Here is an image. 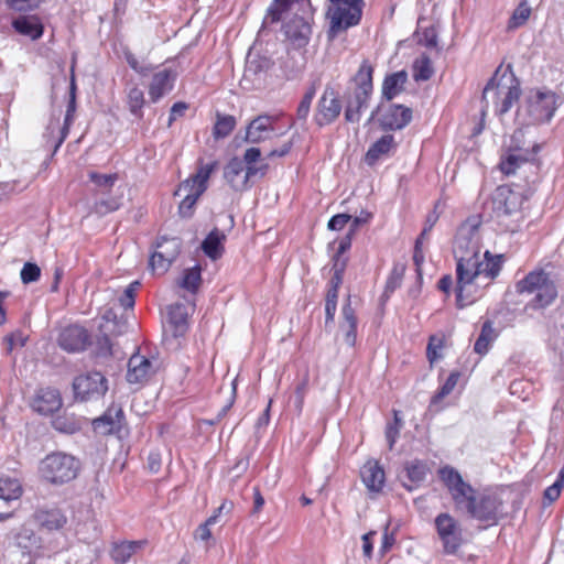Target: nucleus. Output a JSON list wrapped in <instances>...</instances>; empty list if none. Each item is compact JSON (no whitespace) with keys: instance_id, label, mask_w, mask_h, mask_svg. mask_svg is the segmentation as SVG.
<instances>
[{"instance_id":"31","label":"nucleus","mask_w":564,"mask_h":564,"mask_svg":"<svg viewBox=\"0 0 564 564\" xmlns=\"http://www.w3.org/2000/svg\"><path fill=\"white\" fill-rule=\"evenodd\" d=\"M406 82L408 73L405 70L388 74L382 82L381 98L387 101L392 100L404 90Z\"/></svg>"},{"instance_id":"21","label":"nucleus","mask_w":564,"mask_h":564,"mask_svg":"<svg viewBox=\"0 0 564 564\" xmlns=\"http://www.w3.org/2000/svg\"><path fill=\"white\" fill-rule=\"evenodd\" d=\"M177 74L169 68H164L153 74L149 85V97L152 102H158L163 96L169 94L176 80Z\"/></svg>"},{"instance_id":"59","label":"nucleus","mask_w":564,"mask_h":564,"mask_svg":"<svg viewBox=\"0 0 564 564\" xmlns=\"http://www.w3.org/2000/svg\"><path fill=\"white\" fill-rule=\"evenodd\" d=\"M140 286L139 281L130 283L119 297V303L124 308H133L135 303V292Z\"/></svg>"},{"instance_id":"19","label":"nucleus","mask_w":564,"mask_h":564,"mask_svg":"<svg viewBox=\"0 0 564 564\" xmlns=\"http://www.w3.org/2000/svg\"><path fill=\"white\" fill-rule=\"evenodd\" d=\"M32 410L41 415H52L63 405L61 393L54 388H40L30 403Z\"/></svg>"},{"instance_id":"14","label":"nucleus","mask_w":564,"mask_h":564,"mask_svg":"<svg viewBox=\"0 0 564 564\" xmlns=\"http://www.w3.org/2000/svg\"><path fill=\"white\" fill-rule=\"evenodd\" d=\"M379 115V123L384 131L401 130L412 120V109L403 105L391 104L387 108L379 105L371 113V119Z\"/></svg>"},{"instance_id":"29","label":"nucleus","mask_w":564,"mask_h":564,"mask_svg":"<svg viewBox=\"0 0 564 564\" xmlns=\"http://www.w3.org/2000/svg\"><path fill=\"white\" fill-rule=\"evenodd\" d=\"M218 162L213 161L208 164H203L199 162V166L195 174L185 180L181 185V189H197L198 194H204L207 189V182L210 177V174L217 169Z\"/></svg>"},{"instance_id":"18","label":"nucleus","mask_w":564,"mask_h":564,"mask_svg":"<svg viewBox=\"0 0 564 564\" xmlns=\"http://www.w3.org/2000/svg\"><path fill=\"white\" fill-rule=\"evenodd\" d=\"M57 341L63 350L79 352L90 345V336L83 326L69 325L61 330Z\"/></svg>"},{"instance_id":"37","label":"nucleus","mask_w":564,"mask_h":564,"mask_svg":"<svg viewBox=\"0 0 564 564\" xmlns=\"http://www.w3.org/2000/svg\"><path fill=\"white\" fill-rule=\"evenodd\" d=\"M23 489L20 480L8 475H0V499L9 502L18 500L22 496Z\"/></svg>"},{"instance_id":"23","label":"nucleus","mask_w":564,"mask_h":564,"mask_svg":"<svg viewBox=\"0 0 564 564\" xmlns=\"http://www.w3.org/2000/svg\"><path fill=\"white\" fill-rule=\"evenodd\" d=\"M35 522L47 531H55L64 528L67 523V517L57 507H41L33 514Z\"/></svg>"},{"instance_id":"45","label":"nucleus","mask_w":564,"mask_h":564,"mask_svg":"<svg viewBox=\"0 0 564 564\" xmlns=\"http://www.w3.org/2000/svg\"><path fill=\"white\" fill-rule=\"evenodd\" d=\"M121 197L119 196H107L96 199L90 208V213L96 214L100 217L113 213L121 207Z\"/></svg>"},{"instance_id":"55","label":"nucleus","mask_w":564,"mask_h":564,"mask_svg":"<svg viewBox=\"0 0 564 564\" xmlns=\"http://www.w3.org/2000/svg\"><path fill=\"white\" fill-rule=\"evenodd\" d=\"M89 180L99 188L110 189L116 181L118 180V175L113 174H100L95 171H90L88 173Z\"/></svg>"},{"instance_id":"16","label":"nucleus","mask_w":564,"mask_h":564,"mask_svg":"<svg viewBox=\"0 0 564 564\" xmlns=\"http://www.w3.org/2000/svg\"><path fill=\"white\" fill-rule=\"evenodd\" d=\"M282 32L293 48H303L311 40L312 24L305 14H295L282 25Z\"/></svg>"},{"instance_id":"7","label":"nucleus","mask_w":564,"mask_h":564,"mask_svg":"<svg viewBox=\"0 0 564 564\" xmlns=\"http://www.w3.org/2000/svg\"><path fill=\"white\" fill-rule=\"evenodd\" d=\"M330 6L326 11L329 20L327 36L333 41L339 33L357 25L362 15L364 0H329Z\"/></svg>"},{"instance_id":"32","label":"nucleus","mask_w":564,"mask_h":564,"mask_svg":"<svg viewBox=\"0 0 564 564\" xmlns=\"http://www.w3.org/2000/svg\"><path fill=\"white\" fill-rule=\"evenodd\" d=\"M272 119L269 116H258L247 127L246 141L259 143L269 138V133L274 130Z\"/></svg>"},{"instance_id":"63","label":"nucleus","mask_w":564,"mask_h":564,"mask_svg":"<svg viewBox=\"0 0 564 564\" xmlns=\"http://www.w3.org/2000/svg\"><path fill=\"white\" fill-rule=\"evenodd\" d=\"M271 61L265 57H258L247 62V72H250L254 75L265 72L270 68Z\"/></svg>"},{"instance_id":"1","label":"nucleus","mask_w":564,"mask_h":564,"mask_svg":"<svg viewBox=\"0 0 564 564\" xmlns=\"http://www.w3.org/2000/svg\"><path fill=\"white\" fill-rule=\"evenodd\" d=\"M501 66L495 72L494 76L487 83L482 91V100L488 107V100L491 98L496 106V113L503 116L517 102L521 96L520 80L516 77L509 65L502 73Z\"/></svg>"},{"instance_id":"43","label":"nucleus","mask_w":564,"mask_h":564,"mask_svg":"<svg viewBox=\"0 0 564 564\" xmlns=\"http://www.w3.org/2000/svg\"><path fill=\"white\" fill-rule=\"evenodd\" d=\"M237 120L231 115L217 112L216 122L213 128V137L216 140L227 138L236 128Z\"/></svg>"},{"instance_id":"51","label":"nucleus","mask_w":564,"mask_h":564,"mask_svg":"<svg viewBox=\"0 0 564 564\" xmlns=\"http://www.w3.org/2000/svg\"><path fill=\"white\" fill-rule=\"evenodd\" d=\"M432 62L429 56L422 55L421 58L414 63V78L415 80H429L433 76Z\"/></svg>"},{"instance_id":"11","label":"nucleus","mask_w":564,"mask_h":564,"mask_svg":"<svg viewBox=\"0 0 564 564\" xmlns=\"http://www.w3.org/2000/svg\"><path fill=\"white\" fill-rule=\"evenodd\" d=\"M453 252L455 258H480L478 224L467 220L458 227Z\"/></svg>"},{"instance_id":"48","label":"nucleus","mask_w":564,"mask_h":564,"mask_svg":"<svg viewBox=\"0 0 564 564\" xmlns=\"http://www.w3.org/2000/svg\"><path fill=\"white\" fill-rule=\"evenodd\" d=\"M156 249L159 251H163L165 258L170 259L173 262L181 251V240L175 237H162L156 242Z\"/></svg>"},{"instance_id":"35","label":"nucleus","mask_w":564,"mask_h":564,"mask_svg":"<svg viewBox=\"0 0 564 564\" xmlns=\"http://www.w3.org/2000/svg\"><path fill=\"white\" fill-rule=\"evenodd\" d=\"M147 544L145 540L115 543L110 556L116 564H126L131 556Z\"/></svg>"},{"instance_id":"53","label":"nucleus","mask_w":564,"mask_h":564,"mask_svg":"<svg viewBox=\"0 0 564 564\" xmlns=\"http://www.w3.org/2000/svg\"><path fill=\"white\" fill-rule=\"evenodd\" d=\"M14 544L21 549L23 554H30L36 544V539L32 532L24 530L14 536Z\"/></svg>"},{"instance_id":"56","label":"nucleus","mask_w":564,"mask_h":564,"mask_svg":"<svg viewBox=\"0 0 564 564\" xmlns=\"http://www.w3.org/2000/svg\"><path fill=\"white\" fill-rule=\"evenodd\" d=\"M337 300H338V290L329 289L327 290L325 297V314H326V324L333 323L337 310Z\"/></svg>"},{"instance_id":"17","label":"nucleus","mask_w":564,"mask_h":564,"mask_svg":"<svg viewBox=\"0 0 564 564\" xmlns=\"http://www.w3.org/2000/svg\"><path fill=\"white\" fill-rule=\"evenodd\" d=\"M501 506L502 502L497 496L481 495L478 497L476 495V499L467 513L478 521L496 523Z\"/></svg>"},{"instance_id":"58","label":"nucleus","mask_w":564,"mask_h":564,"mask_svg":"<svg viewBox=\"0 0 564 564\" xmlns=\"http://www.w3.org/2000/svg\"><path fill=\"white\" fill-rule=\"evenodd\" d=\"M149 264L153 271H158L159 273H164L169 270L172 264V261L165 258L163 251H159L158 249L151 254Z\"/></svg>"},{"instance_id":"30","label":"nucleus","mask_w":564,"mask_h":564,"mask_svg":"<svg viewBox=\"0 0 564 564\" xmlns=\"http://www.w3.org/2000/svg\"><path fill=\"white\" fill-rule=\"evenodd\" d=\"M362 482L371 492H380L384 486L386 474L377 462H367L360 471Z\"/></svg>"},{"instance_id":"27","label":"nucleus","mask_w":564,"mask_h":564,"mask_svg":"<svg viewBox=\"0 0 564 564\" xmlns=\"http://www.w3.org/2000/svg\"><path fill=\"white\" fill-rule=\"evenodd\" d=\"M397 147L394 137L392 134H384L369 147L365 155V162L372 166L379 160L388 158L392 151H395Z\"/></svg>"},{"instance_id":"49","label":"nucleus","mask_w":564,"mask_h":564,"mask_svg":"<svg viewBox=\"0 0 564 564\" xmlns=\"http://www.w3.org/2000/svg\"><path fill=\"white\" fill-rule=\"evenodd\" d=\"M104 319H106V324L102 326L106 334H111L115 336L121 335L127 330L128 324L126 319H117L116 314L112 310H109L104 315Z\"/></svg>"},{"instance_id":"8","label":"nucleus","mask_w":564,"mask_h":564,"mask_svg":"<svg viewBox=\"0 0 564 564\" xmlns=\"http://www.w3.org/2000/svg\"><path fill=\"white\" fill-rule=\"evenodd\" d=\"M436 536L445 555H455L465 543L464 529L449 512L438 513L433 521Z\"/></svg>"},{"instance_id":"54","label":"nucleus","mask_w":564,"mask_h":564,"mask_svg":"<svg viewBox=\"0 0 564 564\" xmlns=\"http://www.w3.org/2000/svg\"><path fill=\"white\" fill-rule=\"evenodd\" d=\"M444 347V336L432 335L429 338L426 347V357L431 364L438 360L442 356L438 352Z\"/></svg>"},{"instance_id":"57","label":"nucleus","mask_w":564,"mask_h":564,"mask_svg":"<svg viewBox=\"0 0 564 564\" xmlns=\"http://www.w3.org/2000/svg\"><path fill=\"white\" fill-rule=\"evenodd\" d=\"M44 0H6L8 7L22 14L36 10Z\"/></svg>"},{"instance_id":"42","label":"nucleus","mask_w":564,"mask_h":564,"mask_svg":"<svg viewBox=\"0 0 564 564\" xmlns=\"http://www.w3.org/2000/svg\"><path fill=\"white\" fill-rule=\"evenodd\" d=\"M531 13L532 9L529 6L528 0H521L508 20L507 30L514 31L523 26L528 22Z\"/></svg>"},{"instance_id":"13","label":"nucleus","mask_w":564,"mask_h":564,"mask_svg":"<svg viewBox=\"0 0 564 564\" xmlns=\"http://www.w3.org/2000/svg\"><path fill=\"white\" fill-rule=\"evenodd\" d=\"M75 399L88 401L102 397L108 390L106 378L98 371L78 376L73 381Z\"/></svg>"},{"instance_id":"2","label":"nucleus","mask_w":564,"mask_h":564,"mask_svg":"<svg viewBox=\"0 0 564 564\" xmlns=\"http://www.w3.org/2000/svg\"><path fill=\"white\" fill-rule=\"evenodd\" d=\"M456 260V306L464 308L473 304L479 296L482 282L481 258H455Z\"/></svg>"},{"instance_id":"41","label":"nucleus","mask_w":564,"mask_h":564,"mask_svg":"<svg viewBox=\"0 0 564 564\" xmlns=\"http://www.w3.org/2000/svg\"><path fill=\"white\" fill-rule=\"evenodd\" d=\"M261 156V151L258 148H249L246 150L243 155V164L246 163V173H245V180H249L252 176H256L257 174L264 175L265 171L268 169V164H262L261 166H256L253 163H256Z\"/></svg>"},{"instance_id":"28","label":"nucleus","mask_w":564,"mask_h":564,"mask_svg":"<svg viewBox=\"0 0 564 564\" xmlns=\"http://www.w3.org/2000/svg\"><path fill=\"white\" fill-rule=\"evenodd\" d=\"M429 466L425 462L420 459H413L404 464V478L403 487L412 491L419 488L425 480L429 473Z\"/></svg>"},{"instance_id":"50","label":"nucleus","mask_w":564,"mask_h":564,"mask_svg":"<svg viewBox=\"0 0 564 564\" xmlns=\"http://www.w3.org/2000/svg\"><path fill=\"white\" fill-rule=\"evenodd\" d=\"M317 91V85L316 83H312L311 86L306 89L304 96L302 97L297 109H296V117L299 120L305 121L310 115L311 111V105L312 101L316 95Z\"/></svg>"},{"instance_id":"33","label":"nucleus","mask_w":564,"mask_h":564,"mask_svg":"<svg viewBox=\"0 0 564 564\" xmlns=\"http://www.w3.org/2000/svg\"><path fill=\"white\" fill-rule=\"evenodd\" d=\"M243 172L246 173L243 161L237 156L232 158L225 166L224 177L235 191L246 187L248 180H245Z\"/></svg>"},{"instance_id":"25","label":"nucleus","mask_w":564,"mask_h":564,"mask_svg":"<svg viewBox=\"0 0 564 564\" xmlns=\"http://www.w3.org/2000/svg\"><path fill=\"white\" fill-rule=\"evenodd\" d=\"M341 317L339 328L344 333V340L349 347H354L357 340V316L355 308L351 307V296L348 295L341 308Z\"/></svg>"},{"instance_id":"61","label":"nucleus","mask_w":564,"mask_h":564,"mask_svg":"<svg viewBox=\"0 0 564 564\" xmlns=\"http://www.w3.org/2000/svg\"><path fill=\"white\" fill-rule=\"evenodd\" d=\"M20 276H21V281L24 284L35 282L41 276V269L36 263L25 262L20 272Z\"/></svg>"},{"instance_id":"24","label":"nucleus","mask_w":564,"mask_h":564,"mask_svg":"<svg viewBox=\"0 0 564 564\" xmlns=\"http://www.w3.org/2000/svg\"><path fill=\"white\" fill-rule=\"evenodd\" d=\"M539 151V144H534L531 150L520 148L510 149L507 155L500 162L501 172L507 175L513 174L523 163L532 160Z\"/></svg>"},{"instance_id":"34","label":"nucleus","mask_w":564,"mask_h":564,"mask_svg":"<svg viewBox=\"0 0 564 564\" xmlns=\"http://www.w3.org/2000/svg\"><path fill=\"white\" fill-rule=\"evenodd\" d=\"M169 323L174 336H182L188 328V308L183 303H175L167 308Z\"/></svg>"},{"instance_id":"4","label":"nucleus","mask_w":564,"mask_h":564,"mask_svg":"<svg viewBox=\"0 0 564 564\" xmlns=\"http://www.w3.org/2000/svg\"><path fill=\"white\" fill-rule=\"evenodd\" d=\"M77 457L65 452L47 454L40 463L39 473L51 485L62 486L74 480L80 471Z\"/></svg>"},{"instance_id":"9","label":"nucleus","mask_w":564,"mask_h":564,"mask_svg":"<svg viewBox=\"0 0 564 564\" xmlns=\"http://www.w3.org/2000/svg\"><path fill=\"white\" fill-rule=\"evenodd\" d=\"M556 110V95L551 90H531L523 108L527 124H540L551 120Z\"/></svg>"},{"instance_id":"6","label":"nucleus","mask_w":564,"mask_h":564,"mask_svg":"<svg viewBox=\"0 0 564 564\" xmlns=\"http://www.w3.org/2000/svg\"><path fill=\"white\" fill-rule=\"evenodd\" d=\"M524 197L520 192L513 191L507 185L499 186L494 196L495 210L499 223L506 230L514 232L520 229L522 216V204Z\"/></svg>"},{"instance_id":"62","label":"nucleus","mask_w":564,"mask_h":564,"mask_svg":"<svg viewBox=\"0 0 564 564\" xmlns=\"http://www.w3.org/2000/svg\"><path fill=\"white\" fill-rule=\"evenodd\" d=\"M401 420L398 416V411H394V422L389 423L386 429V438L389 448L392 449L400 434Z\"/></svg>"},{"instance_id":"26","label":"nucleus","mask_w":564,"mask_h":564,"mask_svg":"<svg viewBox=\"0 0 564 564\" xmlns=\"http://www.w3.org/2000/svg\"><path fill=\"white\" fill-rule=\"evenodd\" d=\"M297 7L304 10L305 7L311 8L310 0H272L263 19L262 28L268 23H276L281 20L282 14ZM305 13V11H303Z\"/></svg>"},{"instance_id":"22","label":"nucleus","mask_w":564,"mask_h":564,"mask_svg":"<svg viewBox=\"0 0 564 564\" xmlns=\"http://www.w3.org/2000/svg\"><path fill=\"white\" fill-rule=\"evenodd\" d=\"M12 28L32 41L39 40L44 33V24L37 14H20L12 20Z\"/></svg>"},{"instance_id":"12","label":"nucleus","mask_w":564,"mask_h":564,"mask_svg":"<svg viewBox=\"0 0 564 564\" xmlns=\"http://www.w3.org/2000/svg\"><path fill=\"white\" fill-rule=\"evenodd\" d=\"M341 109L343 106L338 93L332 86H326L317 101L313 116L314 122L321 128L329 126L337 120Z\"/></svg>"},{"instance_id":"47","label":"nucleus","mask_w":564,"mask_h":564,"mask_svg":"<svg viewBox=\"0 0 564 564\" xmlns=\"http://www.w3.org/2000/svg\"><path fill=\"white\" fill-rule=\"evenodd\" d=\"M200 281V268L195 265L184 270L183 276L180 281V286L192 293H195L199 288Z\"/></svg>"},{"instance_id":"60","label":"nucleus","mask_w":564,"mask_h":564,"mask_svg":"<svg viewBox=\"0 0 564 564\" xmlns=\"http://www.w3.org/2000/svg\"><path fill=\"white\" fill-rule=\"evenodd\" d=\"M459 376L460 375L457 371L452 372L447 377V379L445 380L443 386L440 388L438 392L433 397V402L441 401L443 398L448 395L454 390V388L456 387V384L458 382V379H459Z\"/></svg>"},{"instance_id":"5","label":"nucleus","mask_w":564,"mask_h":564,"mask_svg":"<svg viewBox=\"0 0 564 564\" xmlns=\"http://www.w3.org/2000/svg\"><path fill=\"white\" fill-rule=\"evenodd\" d=\"M373 66L368 59H364L358 72L352 77L356 87L352 96L347 100L345 108V120L350 123H358L361 112L368 107L373 91Z\"/></svg>"},{"instance_id":"15","label":"nucleus","mask_w":564,"mask_h":564,"mask_svg":"<svg viewBox=\"0 0 564 564\" xmlns=\"http://www.w3.org/2000/svg\"><path fill=\"white\" fill-rule=\"evenodd\" d=\"M159 368L158 358H149L135 352L128 360L127 381L132 384H143L156 373Z\"/></svg>"},{"instance_id":"38","label":"nucleus","mask_w":564,"mask_h":564,"mask_svg":"<svg viewBox=\"0 0 564 564\" xmlns=\"http://www.w3.org/2000/svg\"><path fill=\"white\" fill-rule=\"evenodd\" d=\"M223 240H225L224 234L218 229L212 230L202 242L204 253L213 260L220 258L224 251L221 246Z\"/></svg>"},{"instance_id":"64","label":"nucleus","mask_w":564,"mask_h":564,"mask_svg":"<svg viewBox=\"0 0 564 564\" xmlns=\"http://www.w3.org/2000/svg\"><path fill=\"white\" fill-rule=\"evenodd\" d=\"M217 522V514H212L204 523H202L196 532L195 538L202 541H208L212 538L209 527Z\"/></svg>"},{"instance_id":"20","label":"nucleus","mask_w":564,"mask_h":564,"mask_svg":"<svg viewBox=\"0 0 564 564\" xmlns=\"http://www.w3.org/2000/svg\"><path fill=\"white\" fill-rule=\"evenodd\" d=\"M124 422V413L120 404L112 403L105 413L93 421L95 432L102 435L120 432Z\"/></svg>"},{"instance_id":"46","label":"nucleus","mask_w":564,"mask_h":564,"mask_svg":"<svg viewBox=\"0 0 564 564\" xmlns=\"http://www.w3.org/2000/svg\"><path fill=\"white\" fill-rule=\"evenodd\" d=\"M53 427L65 434H74L82 429L80 421L74 414L64 413L52 421Z\"/></svg>"},{"instance_id":"44","label":"nucleus","mask_w":564,"mask_h":564,"mask_svg":"<svg viewBox=\"0 0 564 564\" xmlns=\"http://www.w3.org/2000/svg\"><path fill=\"white\" fill-rule=\"evenodd\" d=\"M182 193H184L185 195L178 205V213L183 218H189V217H192V215L194 213V207H195L198 198L203 194H198V191L194 189V188L192 191H189V189H181L178 187V189L175 192V195H181Z\"/></svg>"},{"instance_id":"39","label":"nucleus","mask_w":564,"mask_h":564,"mask_svg":"<svg viewBox=\"0 0 564 564\" xmlns=\"http://www.w3.org/2000/svg\"><path fill=\"white\" fill-rule=\"evenodd\" d=\"M127 106L132 116L138 119L143 118V107L145 104L144 93L137 85L127 88Z\"/></svg>"},{"instance_id":"3","label":"nucleus","mask_w":564,"mask_h":564,"mask_svg":"<svg viewBox=\"0 0 564 564\" xmlns=\"http://www.w3.org/2000/svg\"><path fill=\"white\" fill-rule=\"evenodd\" d=\"M516 291L519 294H534V297L527 303L525 310H543L557 296L556 285L544 270L529 272L517 282Z\"/></svg>"},{"instance_id":"36","label":"nucleus","mask_w":564,"mask_h":564,"mask_svg":"<svg viewBox=\"0 0 564 564\" xmlns=\"http://www.w3.org/2000/svg\"><path fill=\"white\" fill-rule=\"evenodd\" d=\"M75 111H76V83H75L74 69L72 68L70 85H69V100H68L67 108H66L64 124H63V128L61 129V138L55 145V151L61 147V144L66 139V137L69 132L70 124L74 119Z\"/></svg>"},{"instance_id":"52","label":"nucleus","mask_w":564,"mask_h":564,"mask_svg":"<svg viewBox=\"0 0 564 564\" xmlns=\"http://www.w3.org/2000/svg\"><path fill=\"white\" fill-rule=\"evenodd\" d=\"M308 390V376L306 375L297 384L294 391V395L290 398V402L293 403L295 410L300 414L303 410L304 399Z\"/></svg>"},{"instance_id":"40","label":"nucleus","mask_w":564,"mask_h":564,"mask_svg":"<svg viewBox=\"0 0 564 564\" xmlns=\"http://www.w3.org/2000/svg\"><path fill=\"white\" fill-rule=\"evenodd\" d=\"M485 261L481 260L480 271L482 281L488 285L491 280H494L501 270V256H491L489 251H485L484 253Z\"/></svg>"},{"instance_id":"10","label":"nucleus","mask_w":564,"mask_h":564,"mask_svg":"<svg viewBox=\"0 0 564 564\" xmlns=\"http://www.w3.org/2000/svg\"><path fill=\"white\" fill-rule=\"evenodd\" d=\"M440 479L444 482L456 509L468 511L476 499V490L466 482L462 475L452 466H444L438 470Z\"/></svg>"}]
</instances>
